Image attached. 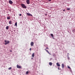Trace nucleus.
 <instances>
[{
	"label": "nucleus",
	"mask_w": 75,
	"mask_h": 75,
	"mask_svg": "<svg viewBox=\"0 0 75 75\" xmlns=\"http://www.w3.org/2000/svg\"><path fill=\"white\" fill-rule=\"evenodd\" d=\"M58 70H59V67H58Z\"/></svg>",
	"instance_id": "26"
},
{
	"label": "nucleus",
	"mask_w": 75,
	"mask_h": 75,
	"mask_svg": "<svg viewBox=\"0 0 75 75\" xmlns=\"http://www.w3.org/2000/svg\"><path fill=\"white\" fill-rule=\"evenodd\" d=\"M30 51H31V48H30Z\"/></svg>",
	"instance_id": "22"
},
{
	"label": "nucleus",
	"mask_w": 75,
	"mask_h": 75,
	"mask_svg": "<svg viewBox=\"0 0 75 75\" xmlns=\"http://www.w3.org/2000/svg\"><path fill=\"white\" fill-rule=\"evenodd\" d=\"M19 16H21V14H19Z\"/></svg>",
	"instance_id": "27"
},
{
	"label": "nucleus",
	"mask_w": 75,
	"mask_h": 75,
	"mask_svg": "<svg viewBox=\"0 0 75 75\" xmlns=\"http://www.w3.org/2000/svg\"><path fill=\"white\" fill-rule=\"evenodd\" d=\"M34 44V43L33 42H31V46H33V45Z\"/></svg>",
	"instance_id": "9"
},
{
	"label": "nucleus",
	"mask_w": 75,
	"mask_h": 75,
	"mask_svg": "<svg viewBox=\"0 0 75 75\" xmlns=\"http://www.w3.org/2000/svg\"><path fill=\"white\" fill-rule=\"evenodd\" d=\"M67 67L68 68H69L70 69H71V68L70 67H69V66H68Z\"/></svg>",
	"instance_id": "20"
},
{
	"label": "nucleus",
	"mask_w": 75,
	"mask_h": 75,
	"mask_svg": "<svg viewBox=\"0 0 75 75\" xmlns=\"http://www.w3.org/2000/svg\"><path fill=\"white\" fill-rule=\"evenodd\" d=\"M49 65H52V62H49Z\"/></svg>",
	"instance_id": "15"
},
{
	"label": "nucleus",
	"mask_w": 75,
	"mask_h": 75,
	"mask_svg": "<svg viewBox=\"0 0 75 75\" xmlns=\"http://www.w3.org/2000/svg\"><path fill=\"white\" fill-rule=\"evenodd\" d=\"M10 52H12V51L11 50H10Z\"/></svg>",
	"instance_id": "28"
},
{
	"label": "nucleus",
	"mask_w": 75,
	"mask_h": 75,
	"mask_svg": "<svg viewBox=\"0 0 75 75\" xmlns=\"http://www.w3.org/2000/svg\"><path fill=\"white\" fill-rule=\"evenodd\" d=\"M26 14L28 16H32V15L31 14H30V13H26Z\"/></svg>",
	"instance_id": "4"
},
{
	"label": "nucleus",
	"mask_w": 75,
	"mask_h": 75,
	"mask_svg": "<svg viewBox=\"0 0 75 75\" xmlns=\"http://www.w3.org/2000/svg\"><path fill=\"white\" fill-rule=\"evenodd\" d=\"M31 59H33V58L32 57Z\"/></svg>",
	"instance_id": "31"
},
{
	"label": "nucleus",
	"mask_w": 75,
	"mask_h": 75,
	"mask_svg": "<svg viewBox=\"0 0 75 75\" xmlns=\"http://www.w3.org/2000/svg\"><path fill=\"white\" fill-rule=\"evenodd\" d=\"M68 54H69V53H68Z\"/></svg>",
	"instance_id": "30"
},
{
	"label": "nucleus",
	"mask_w": 75,
	"mask_h": 75,
	"mask_svg": "<svg viewBox=\"0 0 75 75\" xmlns=\"http://www.w3.org/2000/svg\"><path fill=\"white\" fill-rule=\"evenodd\" d=\"M52 0H48L49 1H51Z\"/></svg>",
	"instance_id": "25"
},
{
	"label": "nucleus",
	"mask_w": 75,
	"mask_h": 75,
	"mask_svg": "<svg viewBox=\"0 0 75 75\" xmlns=\"http://www.w3.org/2000/svg\"><path fill=\"white\" fill-rule=\"evenodd\" d=\"M17 67L18 68H22L21 66H20L19 65H17Z\"/></svg>",
	"instance_id": "5"
},
{
	"label": "nucleus",
	"mask_w": 75,
	"mask_h": 75,
	"mask_svg": "<svg viewBox=\"0 0 75 75\" xmlns=\"http://www.w3.org/2000/svg\"><path fill=\"white\" fill-rule=\"evenodd\" d=\"M63 11H65V9H63Z\"/></svg>",
	"instance_id": "24"
},
{
	"label": "nucleus",
	"mask_w": 75,
	"mask_h": 75,
	"mask_svg": "<svg viewBox=\"0 0 75 75\" xmlns=\"http://www.w3.org/2000/svg\"><path fill=\"white\" fill-rule=\"evenodd\" d=\"M32 57H34V53H33V54H32Z\"/></svg>",
	"instance_id": "12"
},
{
	"label": "nucleus",
	"mask_w": 75,
	"mask_h": 75,
	"mask_svg": "<svg viewBox=\"0 0 75 75\" xmlns=\"http://www.w3.org/2000/svg\"><path fill=\"white\" fill-rule=\"evenodd\" d=\"M8 28H9L8 26H7L6 27V30H8Z\"/></svg>",
	"instance_id": "14"
},
{
	"label": "nucleus",
	"mask_w": 75,
	"mask_h": 75,
	"mask_svg": "<svg viewBox=\"0 0 75 75\" xmlns=\"http://www.w3.org/2000/svg\"><path fill=\"white\" fill-rule=\"evenodd\" d=\"M26 3L27 4H30V0H27L26 1Z\"/></svg>",
	"instance_id": "3"
},
{
	"label": "nucleus",
	"mask_w": 75,
	"mask_h": 75,
	"mask_svg": "<svg viewBox=\"0 0 75 75\" xmlns=\"http://www.w3.org/2000/svg\"><path fill=\"white\" fill-rule=\"evenodd\" d=\"M67 10H70V8H67Z\"/></svg>",
	"instance_id": "19"
},
{
	"label": "nucleus",
	"mask_w": 75,
	"mask_h": 75,
	"mask_svg": "<svg viewBox=\"0 0 75 75\" xmlns=\"http://www.w3.org/2000/svg\"><path fill=\"white\" fill-rule=\"evenodd\" d=\"M12 21H9V24H11Z\"/></svg>",
	"instance_id": "11"
},
{
	"label": "nucleus",
	"mask_w": 75,
	"mask_h": 75,
	"mask_svg": "<svg viewBox=\"0 0 75 75\" xmlns=\"http://www.w3.org/2000/svg\"><path fill=\"white\" fill-rule=\"evenodd\" d=\"M15 25L17 26V23L16 22L15 23Z\"/></svg>",
	"instance_id": "17"
},
{
	"label": "nucleus",
	"mask_w": 75,
	"mask_h": 75,
	"mask_svg": "<svg viewBox=\"0 0 75 75\" xmlns=\"http://www.w3.org/2000/svg\"><path fill=\"white\" fill-rule=\"evenodd\" d=\"M10 19V16L7 17V19Z\"/></svg>",
	"instance_id": "13"
},
{
	"label": "nucleus",
	"mask_w": 75,
	"mask_h": 75,
	"mask_svg": "<svg viewBox=\"0 0 75 75\" xmlns=\"http://www.w3.org/2000/svg\"><path fill=\"white\" fill-rule=\"evenodd\" d=\"M11 67H9V68H8V69L9 70H10L11 69Z\"/></svg>",
	"instance_id": "18"
},
{
	"label": "nucleus",
	"mask_w": 75,
	"mask_h": 75,
	"mask_svg": "<svg viewBox=\"0 0 75 75\" xmlns=\"http://www.w3.org/2000/svg\"><path fill=\"white\" fill-rule=\"evenodd\" d=\"M45 50H46V51L47 52V53L49 54H51L50 53H49V51H47V50H46V49H45Z\"/></svg>",
	"instance_id": "8"
},
{
	"label": "nucleus",
	"mask_w": 75,
	"mask_h": 75,
	"mask_svg": "<svg viewBox=\"0 0 75 75\" xmlns=\"http://www.w3.org/2000/svg\"><path fill=\"white\" fill-rule=\"evenodd\" d=\"M28 73H29L28 71H27L26 73V74H28Z\"/></svg>",
	"instance_id": "16"
},
{
	"label": "nucleus",
	"mask_w": 75,
	"mask_h": 75,
	"mask_svg": "<svg viewBox=\"0 0 75 75\" xmlns=\"http://www.w3.org/2000/svg\"><path fill=\"white\" fill-rule=\"evenodd\" d=\"M21 6L22 7L24 8H27L26 5H25L24 4H21Z\"/></svg>",
	"instance_id": "1"
},
{
	"label": "nucleus",
	"mask_w": 75,
	"mask_h": 75,
	"mask_svg": "<svg viewBox=\"0 0 75 75\" xmlns=\"http://www.w3.org/2000/svg\"><path fill=\"white\" fill-rule=\"evenodd\" d=\"M51 36L52 37H53V34H51Z\"/></svg>",
	"instance_id": "21"
},
{
	"label": "nucleus",
	"mask_w": 75,
	"mask_h": 75,
	"mask_svg": "<svg viewBox=\"0 0 75 75\" xmlns=\"http://www.w3.org/2000/svg\"><path fill=\"white\" fill-rule=\"evenodd\" d=\"M46 48L47 49H48L49 48L48 47H46Z\"/></svg>",
	"instance_id": "23"
},
{
	"label": "nucleus",
	"mask_w": 75,
	"mask_h": 75,
	"mask_svg": "<svg viewBox=\"0 0 75 75\" xmlns=\"http://www.w3.org/2000/svg\"><path fill=\"white\" fill-rule=\"evenodd\" d=\"M62 68H64V64H62Z\"/></svg>",
	"instance_id": "10"
},
{
	"label": "nucleus",
	"mask_w": 75,
	"mask_h": 75,
	"mask_svg": "<svg viewBox=\"0 0 75 75\" xmlns=\"http://www.w3.org/2000/svg\"><path fill=\"white\" fill-rule=\"evenodd\" d=\"M9 3L10 4H13V2L12 1L10 0L9 1Z\"/></svg>",
	"instance_id": "6"
},
{
	"label": "nucleus",
	"mask_w": 75,
	"mask_h": 75,
	"mask_svg": "<svg viewBox=\"0 0 75 75\" xmlns=\"http://www.w3.org/2000/svg\"><path fill=\"white\" fill-rule=\"evenodd\" d=\"M5 45H7L9 43V41L8 40H5Z\"/></svg>",
	"instance_id": "2"
},
{
	"label": "nucleus",
	"mask_w": 75,
	"mask_h": 75,
	"mask_svg": "<svg viewBox=\"0 0 75 75\" xmlns=\"http://www.w3.org/2000/svg\"><path fill=\"white\" fill-rule=\"evenodd\" d=\"M56 65H57V67H60V64H59V63H58V62H57L56 63Z\"/></svg>",
	"instance_id": "7"
},
{
	"label": "nucleus",
	"mask_w": 75,
	"mask_h": 75,
	"mask_svg": "<svg viewBox=\"0 0 75 75\" xmlns=\"http://www.w3.org/2000/svg\"><path fill=\"white\" fill-rule=\"evenodd\" d=\"M45 15H47V14H45Z\"/></svg>",
	"instance_id": "29"
}]
</instances>
